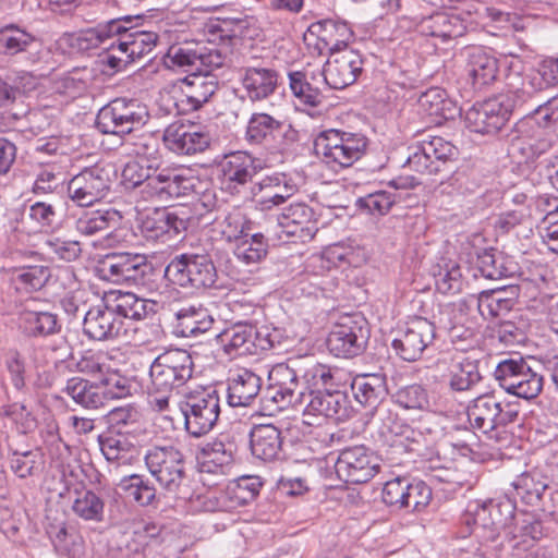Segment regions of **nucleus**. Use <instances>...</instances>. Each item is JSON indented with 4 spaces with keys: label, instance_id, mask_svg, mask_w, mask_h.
<instances>
[{
    "label": "nucleus",
    "instance_id": "c85d7f7f",
    "mask_svg": "<svg viewBox=\"0 0 558 558\" xmlns=\"http://www.w3.org/2000/svg\"><path fill=\"white\" fill-rule=\"evenodd\" d=\"M223 52L221 49L198 46L190 47H171L167 54L166 65L171 66H195V70L206 68H220L223 65Z\"/></svg>",
    "mask_w": 558,
    "mask_h": 558
},
{
    "label": "nucleus",
    "instance_id": "b1692460",
    "mask_svg": "<svg viewBox=\"0 0 558 558\" xmlns=\"http://www.w3.org/2000/svg\"><path fill=\"white\" fill-rule=\"evenodd\" d=\"M166 147L177 155H195L205 151L211 142L209 132L191 122H173L162 135Z\"/></svg>",
    "mask_w": 558,
    "mask_h": 558
},
{
    "label": "nucleus",
    "instance_id": "9b49d317",
    "mask_svg": "<svg viewBox=\"0 0 558 558\" xmlns=\"http://www.w3.org/2000/svg\"><path fill=\"white\" fill-rule=\"evenodd\" d=\"M165 277L183 288H210L217 280V270L206 254H181L167 265Z\"/></svg>",
    "mask_w": 558,
    "mask_h": 558
},
{
    "label": "nucleus",
    "instance_id": "13d9d810",
    "mask_svg": "<svg viewBox=\"0 0 558 558\" xmlns=\"http://www.w3.org/2000/svg\"><path fill=\"white\" fill-rule=\"evenodd\" d=\"M513 487L517 495L527 505H535L547 488L539 473H523L515 478Z\"/></svg>",
    "mask_w": 558,
    "mask_h": 558
},
{
    "label": "nucleus",
    "instance_id": "8fccbe9b",
    "mask_svg": "<svg viewBox=\"0 0 558 558\" xmlns=\"http://www.w3.org/2000/svg\"><path fill=\"white\" fill-rule=\"evenodd\" d=\"M50 270L45 266H28L14 269L11 275V284L21 293H31L40 290L47 283Z\"/></svg>",
    "mask_w": 558,
    "mask_h": 558
},
{
    "label": "nucleus",
    "instance_id": "2f4dec72",
    "mask_svg": "<svg viewBox=\"0 0 558 558\" xmlns=\"http://www.w3.org/2000/svg\"><path fill=\"white\" fill-rule=\"evenodd\" d=\"M226 181L239 185L250 182L263 168V161L245 151H234L225 156L220 162Z\"/></svg>",
    "mask_w": 558,
    "mask_h": 558
},
{
    "label": "nucleus",
    "instance_id": "6e6d98bb",
    "mask_svg": "<svg viewBox=\"0 0 558 558\" xmlns=\"http://www.w3.org/2000/svg\"><path fill=\"white\" fill-rule=\"evenodd\" d=\"M242 81L250 98L258 100L275 90L278 77L276 72H245Z\"/></svg>",
    "mask_w": 558,
    "mask_h": 558
},
{
    "label": "nucleus",
    "instance_id": "9d476101",
    "mask_svg": "<svg viewBox=\"0 0 558 558\" xmlns=\"http://www.w3.org/2000/svg\"><path fill=\"white\" fill-rule=\"evenodd\" d=\"M495 378L508 393L532 400L542 392L543 375L535 372L522 356L500 361L495 369Z\"/></svg>",
    "mask_w": 558,
    "mask_h": 558
},
{
    "label": "nucleus",
    "instance_id": "423d86ee",
    "mask_svg": "<svg viewBox=\"0 0 558 558\" xmlns=\"http://www.w3.org/2000/svg\"><path fill=\"white\" fill-rule=\"evenodd\" d=\"M466 414L473 428L498 439L500 430L518 420L519 411L509 402L499 400L495 393H484L470 401Z\"/></svg>",
    "mask_w": 558,
    "mask_h": 558
},
{
    "label": "nucleus",
    "instance_id": "39448f33",
    "mask_svg": "<svg viewBox=\"0 0 558 558\" xmlns=\"http://www.w3.org/2000/svg\"><path fill=\"white\" fill-rule=\"evenodd\" d=\"M349 416V401L345 393L339 390H310L306 393L302 424L313 427L317 437H323L324 442L332 440V434L328 433L322 423L326 418L344 420Z\"/></svg>",
    "mask_w": 558,
    "mask_h": 558
},
{
    "label": "nucleus",
    "instance_id": "680f3d73",
    "mask_svg": "<svg viewBox=\"0 0 558 558\" xmlns=\"http://www.w3.org/2000/svg\"><path fill=\"white\" fill-rule=\"evenodd\" d=\"M77 371L99 381L111 368V357L104 351L86 352L76 364Z\"/></svg>",
    "mask_w": 558,
    "mask_h": 558
},
{
    "label": "nucleus",
    "instance_id": "ea45409f",
    "mask_svg": "<svg viewBox=\"0 0 558 558\" xmlns=\"http://www.w3.org/2000/svg\"><path fill=\"white\" fill-rule=\"evenodd\" d=\"M19 325L26 336L35 338L56 335L61 329L58 316L46 311H22L19 316Z\"/></svg>",
    "mask_w": 558,
    "mask_h": 558
},
{
    "label": "nucleus",
    "instance_id": "dca6fc26",
    "mask_svg": "<svg viewBox=\"0 0 558 558\" xmlns=\"http://www.w3.org/2000/svg\"><path fill=\"white\" fill-rule=\"evenodd\" d=\"M379 470V457L365 446L343 449L335 463L338 478L348 484L367 483Z\"/></svg>",
    "mask_w": 558,
    "mask_h": 558
},
{
    "label": "nucleus",
    "instance_id": "412c9836",
    "mask_svg": "<svg viewBox=\"0 0 558 558\" xmlns=\"http://www.w3.org/2000/svg\"><path fill=\"white\" fill-rule=\"evenodd\" d=\"M151 270L145 255L119 253L108 255L101 263V277L113 283L142 284L146 275Z\"/></svg>",
    "mask_w": 558,
    "mask_h": 558
},
{
    "label": "nucleus",
    "instance_id": "aec40b11",
    "mask_svg": "<svg viewBox=\"0 0 558 558\" xmlns=\"http://www.w3.org/2000/svg\"><path fill=\"white\" fill-rule=\"evenodd\" d=\"M435 339V326L423 317H415L400 327L392 340V349L407 362L417 361Z\"/></svg>",
    "mask_w": 558,
    "mask_h": 558
},
{
    "label": "nucleus",
    "instance_id": "20e7f679",
    "mask_svg": "<svg viewBox=\"0 0 558 558\" xmlns=\"http://www.w3.org/2000/svg\"><path fill=\"white\" fill-rule=\"evenodd\" d=\"M299 360H289L288 363H279L268 373V385L262 396L265 407H274V410H284L289 407L303 405L306 401V392L301 387Z\"/></svg>",
    "mask_w": 558,
    "mask_h": 558
},
{
    "label": "nucleus",
    "instance_id": "f257e3e1",
    "mask_svg": "<svg viewBox=\"0 0 558 558\" xmlns=\"http://www.w3.org/2000/svg\"><path fill=\"white\" fill-rule=\"evenodd\" d=\"M140 15H125L112 19L105 24L88 28L75 37V46L80 50H88L104 44L107 39L117 36L119 50L126 54V61H134L151 51L157 41V34L153 32L132 31V22L140 20Z\"/></svg>",
    "mask_w": 558,
    "mask_h": 558
},
{
    "label": "nucleus",
    "instance_id": "6e6552de",
    "mask_svg": "<svg viewBox=\"0 0 558 558\" xmlns=\"http://www.w3.org/2000/svg\"><path fill=\"white\" fill-rule=\"evenodd\" d=\"M351 390L354 399L363 407H368L375 412L378 421L383 423L381 434L399 435L401 425L393 420L391 412L381 407V402L388 395L386 376L384 374H361L353 378Z\"/></svg>",
    "mask_w": 558,
    "mask_h": 558
},
{
    "label": "nucleus",
    "instance_id": "5fc2aeb1",
    "mask_svg": "<svg viewBox=\"0 0 558 558\" xmlns=\"http://www.w3.org/2000/svg\"><path fill=\"white\" fill-rule=\"evenodd\" d=\"M45 250L51 260L73 262L82 253L81 243L76 240L65 239L56 234L49 235L45 243Z\"/></svg>",
    "mask_w": 558,
    "mask_h": 558
},
{
    "label": "nucleus",
    "instance_id": "393cba45",
    "mask_svg": "<svg viewBox=\"0 0 558 558\" xmlns=\"http://www.w3.org/2000/svg\"><path fill=\"white\" fill-rule=\"evenodd\" d=\"M294 133L291 125L267 113H253L247 122L245 138L251 144L281 150L286 148L288 138L293 141Z\"/></svg>",
    "mask_w": 558,
    "mask_h": 558
},
{
    "label": "nucleus",
    "instance_id": "4d7b16f0",
    "mask_svg": "<svg viewBox=\"0 0 558 558\" xmlns=\"http://www.w3.org/2000/svg\"><path fill=\"white\" fill-rule=\"evenodd\" d=\"M120 488L141 506L151 505L156 499L157 490L148 480L142 475L133 474L121 480Z\"/></svg>",
    "mask_w": 558,
    "mask_h": 558
},
{
    "label": "nucleus",
    "instance_id": "052dcab7",
    "mask_svg": "<svg viewBox=\"0 0 558 558\" xmlns=\"http://www.w3.org/2000/svg\"><path fill=\"white\" fill-rule=\"evenodd\" d=\"M396 201L393 193L380 190L359 197L355 206L366 214L384 216L389 213Z\"/></svg>",
    "mask_w": 558,
    "mask_h": 558
},
{
    "label": "nucleus",
    "instance_id": "69168bd1",
    "mask_svg": "<svg viewBox=\"0 0 558 558\" xmlns=\"http://www.w3.org/2000/svg\"><path fill=\"white\" fill-rule=\"evenodd\" d=\"M221 233L228 242L235 243L247 235L250 223L244 214L239 209L228 213L220 223Z\"/></svg>",
    "mask_w": 558,
    "mask_h": 558
},
{
    "label": "nucleus",
    "instance_id": "e2e57ef3",
    "mask_svg": "<svg viewBox=\"0 0 558 558\" xmlns=\"http://www.w3.org/2000/svg\"><path fill=\"white\" fill-rule=\"evenodd\" d=\"M435 284L440 293H458L462 290L463 279L460 266L448 262L435 274Z\"/></svg>",
    "mask_w": 558,
    "mask_h": 558
},
{
    "label": "nucleus",
    "instance_id": "58836bf2",
    "mask_svg": "<svg viewBox=\"0 0 558 558\" xmlns=\"http://www.w3.org/2000/svg\"><path fill=\"white\" fill-rule=\"evenodd\" d=\"M38 46L32 34L15 25L0 28V53L15 56L20 52H27L34 62L37 59Z\"/></svg>",
    "mask_w": 558,
    "mask_h": 558
},
{
    "label": "nucleus",
    "instance_id": "473e14b6",
    "mask_svg": "<svg viewBox=\"0 0 558 558\" xmlns=\"http://www.w3.org/2000/svg\"><path fill=\"white\" fill-rule=\"evenodd\" d=\"M262 378L250 369H240L228 380L230 407H248L259 395Z\"/></svg>",
    "mask_w": 558,
    "mask_h": 558
},
{
    "label": "nucleus",
    "instance_id": "774afa93",
    "mask_svg": "<svg viewBox=\"0 0 558 558\" xmlns=\"http://www.w3.org/2000/svg\"><path fill=\"white\" fill-rule=\"evenodd\" d=\"M432 500V489L423 481L413 480L408 483L404 507L411 511H422Z\"/></svg>",
    "mask_w": 558,
    "mask_h": 558
},
{
    "label": "nucleus",
    "instance_id": "4c0bfd02",
    "mask_svg": "<svg viewBox=\"0 0 558 558\" xmlns=\"http://www.w3.org/2000/svg\"><path fill=\"white\" fill-rule=\"evenodd\" d=\"M46 532L52 542L54 549L69 558H81L84 554L83 537L74 527H69L64 522L49 523Z\"/></svg>",
    "mask_w": 558,
    "mask_h": 558
},
{
    "label": "nucleus",
    "instance_id": "c03bdc74",
    "mask_svg": "<svg viewBox=\"0 0 558 558\" xmlns=\"http://www.w3.org/2000/svg\"><path fill=\"white\" fill-rule=\"evenodd\" d=\"M111 311L124 319L141 320L147 315V301L131 292L112 291L105 298Z\"/></svg>",
    "mask_w": 558,
    "mask_h": 558
},
{
    "label": "nucleus",
    "instance_id": "4468645a",
    "mask_svg": "<svg viewBox=\"0 0 558 558\" xmlns=\"http://www.w3.org/2000/svg\"><path fill=\"white\" fill-rule=\"evenodd\" d=\"M515 106L517 100L511 94H501L475 104L465 112V125L472 132L496 134L509 121Z\"/></svg>",
    "mask_w": 558,
    "mask_h": 558
},
{
    "label": "nucleus",
    "instance_id": "f8f14e48",
    "mask_svg": "<svg viewBox=\"0 0 558 558\" xmlns=\"http://www.w3.org/2000/svg\"><path fill=\"white\" fill-rule=\"evenodd\" d=\"M148 118L146 105L136 99L117 98L99 110L96 124L104 134H126L143 126Z\"/></svg>",
    "mask_w": 558,
    "mask_h": 558
},
{
    "label": "nucleus",
    "instance_id": "0e129e2a",
    "mask_svg": "<svg viewBox=\"0 0 558 558\" xmlns=\"http://www.w3.org/2000/svg\"><path fill=\"white\" fill-rule=\"evenodd\" d=\"M300 361V368L302 369L300 377L303 378L310 390H320V387L327 386L332 376L330 371L322 364L315 363L313 360L298 359Z\"/></svg>",
    "mask_w": 558,
    "mask_h": 558
},
{
    "label": "nucleus",
    "instance_id": "72a5a7b5",
    "mask_svg": "<svg viewBox=\"0 0 558 558\" xmlns=\"http://www.w3.org/2000/svg\"><path fill=\"white\" fill-rule=\"evenodd\" d=\"M250 445L254 457L263 461H272L281 452V432L272 424L256 425L250 433Z\"/></svg>",
    "mask_w": 558,
    "mask_h": 558
},
{
    "label": "nucleus",
    "instance_id": "338daca9",
    "mask_svg": "<svg viewBox=\"0 0 558 558\" xmlns=\"http://www.w3.org/2000/svg\"><path fill=\"white\" fill-rule=\"evenodd\" d=\"M526 330L527 324L524 320H505L499 324L495 333L500 343L512 347L525 343L527 339Z\"/></svg>",
    "mask_w": 558,
    "mask_h": 558
},
{
    "label": "nucleus",
    "instance_id": "37998d69",
    "mask_svg": "<svg viewBox=\"0 0 558 558\" xmlns=\"http://www.w3.org/2000/svg\"><path fill=\"white\" fill-rule=\"evenodd\" d=\"M98 442L106 460L118 466L130 465L137 458L136 447L120 434L100 435Z\"/></svg>",
    "mask_w": 558,
    "mask_h": 558
},
{
    "label": "nucleus",
    "instance_id": "3c124183",
    "mask_svg": "<svg viewBox=\"0 0 558 558\" xmlns=\"http://www.w3.org/2000/svg\"><path fill=\"white\" fill-rule=\"evenodd\" d=\"M236 260L245 266L259 264L268 253V244L262 233L245 235L234 246Z\"/></svg>",
    "mask_w": 558,
    "mask_h": 558
},
{
    "label": "nucleus",
    "instance_id": "f03ea898",
    "mask_svg": "<svg viewBox=\"0 0 558 558\" xmlns=\"http://www.w3.org/2000/svg\"><path fill=\"white\" fill-rule=\"evenodd\" d=\"M193 367L191 354L183 349L167 350L154 360L149 368V402L155 410H168L173 391L192 377Z\"/></svg>",
    "mask_w": 558,
    "mask_h": 558
},
{
    "label": "nucleus",
    "instance_id": "bb28decb",
    "mask_svg": "<svg viewBox=\"0 0 558 558\" xmlns=\"http://www.w3.org/2000/svg\"><path fill=\"white\" fill-rule=\"evenodd\" d=\"M84 333L94 340L105 341L118 338L125 332L124 323L104 300V304L94 306L85 314Z\"/></svg>",
    "mask_w": 558,
    "mask_h": 558
},
{
    "label": "nucleus",
    "instance_id": "09e8293b",
    "mask_svg": "<svg viewBox=\"0 0 558 558\" xmlns=\"http://www.w3.org/2000/svg\"><path fill=\"white\" fill-rule=\"evenodd\" d=\"M253 326L235 324L219 335L221 344L228 354H254Z\"/></svg>",
    "mask_w": 558,
    "mask_h": 558
},
{
    "label": "nucleus",
    "instance_id": "a19ab883",
    "mask_svg": "<svg viewBox=\"0 0 558 558\" xmlns=\"http://www.w3.org/2000/svg\"><path fill=\"white\" fill-rule=\"evenodd\" d=\"M101 389L99 381L74 376L66 380L63 392L83 408L97 409L105 404Z\"/></svg>",
    "mask_w": 558,
    "mask_h": 558
},
{
    "label": "nucleus",
    "instance_id": "6ab92c4d",
    "mask_svg": "<svg viewBox=\"0 0 558 558\" xmlns=\"http://www.w3.org/2000/svg\"><path fill=\"white\" fill-rule=\"evenodd\" d=\"M367 339L365 320L360 316H347L329 332L327 347L336 356L353 357L364 351Z\"/></svg>",
    "mask_w": 558,
    "mask_h": 558
},
{
    "label": "nucleus",
    "instance_id": "bf43d9fd",
    "mask_svg": "<svg viewBox=\"0 0 558 558\" xmlns=\"http://www.w3.org/2000/svg\"><path fill=\"white\" fill-rule=\"evenodd\" d=\"M393 399L405 410L425 411L430 407L427 390L417 384L399 388L393 395Z\"/></svg>",
    "mask_w": 558,
    "mask_h": 558
},
{
    "label": "nucleus",
    "instance_id": "0eeeda50",
    "mask_svg": "<svg viewBox=\"0 0 558 558\" xmlns=\"http://www.w3.org/2000/svg\"><path fill=\"white\" fill-rule=\"evenodd\" d=\"M515 505L509 498L470 501L464 514V523L472 533L495 541L500 531L508 527L514 519Z\"/></svg>",
    "mask_w": 558,
    "mask_h": 558
},
{
    "label": "nucleus",
    "instance_id": "4be33fe9",
    "mask_svg": "<svg viewBox=\"0 0 558 558\" xmlns=\"http://www.w3.org/2000/svg\"><path fill=\"white\" fill-rule=\"evenodd\" d=\"M110 190L108 173L99 167L85 168L68 182V196L78 206H92Z\"/></svg>",
    "mask_w": 558,
    "mask_h": 558
},
{
    "label": "nucleus",
    "instance_id": "5701e85b",
    "mask_svg": "<svg viewBox=\"0 0 558 558\" xmlns=\"http://www.w3.org/2000/svg\"><path fill=\"white\" fill-rule=\"evenodd\" d=\"M239 436L235 432H225L207 441L201 448L198 457L201 471L211 474H227L234 462Z\"/></svg>",
    "mask_w": 558,
    "mask_h": 558
},
{
    "label": "nucleus",
    "instance_id": "79ce46f5",
    "mask_svg": "<svg viewBox=\"0 0 558 558\" xmlns=\"http://www.w3.org/2000/svg\"><path fill=\"white\" fill-rule=\"evenodd\" d=\"M293 94L310 105L318 102L319 95L327 90L324 72H288Z\"/></svg>",
    "mask_w": 558,
    "mask_h": 558
},
{
    "label": "nucleus",
    "instance_id": "a878e982",
    "mask_svg": "<svg viewBox=\"0 0 558 558\" xmlns=\"http://www.w3.org/2000/svg\"><path fill=\"white\" fill-rule=\"evenodd\" d=\"M299 187L286 173L264 177L251 189L252 202L260 211H268L286 203Z\"/></svg>",
    "mask_w": 558,
    "mask_h": 558
},
{
    "label": "nucleus",
    "instance_id": "de8ad7c7",
    "mask_svg": "<svg viewBox=\"0 0 558 558\" xmlns=\"http://www.w3.org/2000/svg\"><path fill=\"white\" fill-rule=\"evenodd\" d=\"M420 32L425 36L439 37L446 40L462 36L463 25L458 16L438 12L421 22Z\"/></svg>",
    "mask_w": 558,
    "mask_h": 558
},
{
    "label": "nucleus",
    "instance_id": "2eb2a0df",
    "mask_svg": "<svg viewBox=\"0 0 558 558\" xmlns=\"http://www.w3.org/2000/svg\"><path fill=\"white\" fill-rule=\"evenodd\" d=\"M195 185V178L183 171L153 167L140 195L144 201L167 202L172 198L189 195Z\"/></svg>",
    "mask_w": 558,
    "mask_h": 558
},
{
    "label": "nucleus",
    "instance_id": "e433bc0d",
    "mask_svg": "<svg viewBox=\"0 0 558 558\" xmlns=\"http://www.w3.org/2000/svg\"><path fill=\"white\" fill-rule=\"evenodd\" d=\"M180 83L181 90L194 109L207 102L218 88L214 72H191Z\"/></svg>",
    "mask_w": 558,
    "mask_h": 558
},
{
    "label": "nucleus",
    "instance_id": "a18cd8bd",
    "mask_svg": "<svg viewBox=\"0 0 558 558\" xmlns=\"http://www.w3.org/2000/svg\"><path fill=\"white\" fill-rule=\"evenodd\" d=\"M515 303L513 288L483 291L477 298V308L484 318H494L508 313Z\"/></svg>",
    "mask_w": 558,
    "mask_h": 558
},
{
    "label": "nucleus",
    "instance_id": "f704fd0d",
    "mask_svg": "<svg viewBox=\"0 0 558 558\" xmlns=\"http://www.w3.org/2000/svg\"><path fill=\"white\" fill-rule=\"evenodd\" d=\"M174 332L177 336L189 338L197 337L209 331L214 324V318L208 310L202 306H185L175 314Z\"/></svg>",
    "mask_w": 558,
    "mask_h": 558
},
{
    "label": "nucleus",
    "instance_id": "7c9ffc66",
    "mask_svg": "<svg viewBox=\"0 0 558 558\" xmlns=\"http://www.w3.org/2000/svg\"><path fill=\"white\" fill-rule=\"evenodd\" d=\"M185 229V221L175 214L156 210L145 216L141 231L147 240L167 242L174 240Z\"/></svg>",
    "mask_w": 558,
    "mask_h": 558
},
{
    "label": "nucleus",
    "instance_id": "c756f323",
    "mask_svg": "<svg viewBox=\"0 0 558 558\" xmlns=\"http://www.w3.org/2000/svg\"><path fill=\"white\" fill-rule=\"evenodd\" d=\"M444 380L451 391L471 390L482 380L478 362L461 354L452 356L448 363Z\"/></svg>",
    "mask_w": 558,
    "mask_h": 558
},
{
    "label": "nucleus",
    "instance_id": "ddd939ff",
    "mask_svg": "<svg viewBox=\"0 0 558 558\" xmlns=\"http://www.w3.org/2000/svg\"><path fill=\"white\" fill-rule=\"evenodd\" d=\"M186 432L193 437L208 434L220 415V399L215 389H203L187 396L181 407Z\"/></svg>",
    "mask_w": 558,
    "mask_h": 558
},
{
    "label": "nucleus",
    "instance_id": "a211bd4d",
    "mask_svg": "<svg viewBox=\"0 0 558 558\" xmlns=\"http://www.w3.org/2000/svg\"><path fill=\"white\" fill-rule=\"evenodd\" d=\"M279 240L308 242L318 231L316 214L303 202L292 203L277 217Z\"/></svg>",
    "mask_w": 558,
    "mask_h": 558
},
{
    "label": "nucleus",
    "instance_id": "864d4df0",
    "mask_svg": "<svg viewBox=\"0 0 558 558\" xmlns=\"http://www.w3.org/2000/svg\"><path fill=\"white\" fill-rule=\"evenodd\" d=\"M72 510L82 520L100 522L104 519L105 502L96 493L82 490L76 493Z\"/></svg>",
    "mask_w": 558,
    "mask_h": 558
},
{
    "label": "nucleus",
    "instance_id": "c9c22d12",
    "mask_svg": "<svg viewBox=\"0 0 558 558\" xmlns=\"http://www.w3.org/2000/svg\"><path fill=\"white\" fill-rule=\"evenodd\" d=\"M192 26L208 44L232 45L239 38L241 22L234 23L230 20L193 17Z\"/></svg>",
    "mask_w": 558,
    "mask_h": 558
},
{
    "label": "nucleus",
    "instance_id": "7ed1b4c3",
    "mask_svg": "<svg viewBox=\"0 0 558 558\" xmlns=\"http://www.w3.org/2000/svg\"><path fill=\"white\" fill-rule=\"evenodd\" d=\"M144 461L159 486L177 498H185L186 473L183 453L174 446H154L147 449Z\"/></svg>",
    "mask_w": 558,
    "mask_h": 558
},
{
    "label": "nucleus",
    "instance_id": "f3484780",
    "mask_svg": "<svg viewBox=\"0 0 558 558\" xmlns=\"http://www.w3.org/2000/svg\"><path fill=\"white\" fill-rule=\"evenodd\" d=\"M457 154L450 142L440 136H428L409 148L405 166L420 173H437Z\"/></svg>",
    "mask_w": 558,
    "mask_h": 558
},
{
    "label": "nucleus",
    "instance_id": "49530a36",
    "mask_svg": "<svg viewBox=\"0 0 558 558\" xmlns=\"http://www.w3.org/2000/svg\"><path fill=\"white\" fill-rule=\"evenodd\" d=\"M120 218L113 209L85 210L75 220V230L82 235L93 236L117 226Z\"/></svg>",
    "mask_w": 558,
    "mask_h": 558
},
{
    "label": "nucleus",
    "instance_id": "cd10ccee",
    "mask_svg": "<svg viewBox=\"0 0 558 558\" xmlns=\"http://www.w3.org/2000/svg\"><path fill=\"white\" fill-rule=\"evenodd\" d=\"M352 37V32L344 22H336L333 20H322L312 23L307 32L304 34V40L312 44L316 39L315 46L319 53L324 51H332L347 45Z\"/></svg>",
    "mask_w": 558,
    "mask_h": 558
},
{
    "label": "nucleus",
    "instance_id": "1a4fd4ad",
    "mask_svg": "<svg viewBox=\"0 0 558 558\" xmlns=\"http://www.w3.org/2000/svg\"><path fill=\"white\" fill-rule=\"evenodd\" d=\"M368 145L361 133L328 130L316 140L317 154L331 167L347 168L362 158Z\"/></svg>",
    "mask_w": 558,
    "mask_h": 558
},
{
    "label": "nucleus",
    "instance_id": "603ef678",
    "mask_svg": "<svg viewBox=\"0 0 558 558\" xmlns=\"http://www.w3.org/2000/svg\"><path fill=\"white\" fill-rule=\"evenodd\" d=\"M262 485V481L257 476H243L229 485L225 497L230 501V508L242 507L254 500L259 494Z\"/></svg>",
    "mask_w": 558,
    "mask_h": 558
}]
</instances>
